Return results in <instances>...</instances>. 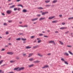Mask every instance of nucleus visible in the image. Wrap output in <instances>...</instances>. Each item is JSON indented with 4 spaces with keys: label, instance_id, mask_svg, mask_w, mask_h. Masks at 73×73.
I'll return each mask as SVG.
<instances>
[{
    "label": "nucleus",
    "instance_id": "3c124183",
    "mask_svg": "<svg viewBox=\"0 0 73 73\" xmlns=\"http://www.w3.org/2000/svg\"><path fill=\"white\" fill-rule=\"evenodd\" d=\"M40 14H38L37 15V16H38V17H40Z\"/></svg>",
    "mask_w": 73,
    "mask_h": 73
},
{
    "label": "nucleus",
    "instance_id": "72a5a7b5",
    "mask_svg": "<svg viewBox=\"0 0 73 73\" xmlns=\"http://www.w3.org/2000/svg\"><path fill=\"white\" fill-rule=\"evenodd\" d=\"M35 37V36H31V38H34V37Z\"/></svg>",
    "mask_w": 73,
    "mask_h": 73
},
{
    "label": "nucleus",
    "instance_id": "412c9836",
    "mask_svg": "<svg viewBox=\"0 0 73 73\" xmlns=\"http://www.w3.org/2000/svg\"><path fill=\"white\" fill-rule=\"evenodd\" d=\"M45 3H49V2H50V0H46V1H45Z\"/></svg>",
    "mask_w": 73,
    "mask_h": 73
},
{
    "label": "nucleus",
    "instance_id": "09e8293b",
    "mask_svg": "<svg viewBox=\"0 0 73 73\" xmlns=\"http://www.w3.org/2000/svg\"><path fill=\"white\" fill-rule=\"evenodd\" d=\"M16 59H17V60H19V57H16Z\"/></svg>",
    "mask_w": 73,
    "mask_h": 73
},
{
    "label": "nucleus",
    "instance_id": "6e6d98bb",
    "mask_svg": "<svg viewBox=\"0 0 73 73\" xmlns=\"http://www.w3.org/2000/svg\"><path fill=\"white\" fill-rule=\"evenodd\" d=\"M8 22L9 23H11L12 22V21H9Z\"/></svg>",
    "mask_w": 73,
    "mask_h": 73
},
{
    "label": "nucleus",
    "instance_id": "79ce46f5",
    "mask_svg": "<svg viewBox=\"0 0 73 73\" xmlns=\"http://www.w3.org/2000/svg\"><path fill=\"white\" fill-rule=\"evenodd\" d=\"M14 11H16V10H17V8H15L14 9Z\"/></svg>",
    "mask_w": 73,
    "mask_h": 73
},
{
    "label": "nucleus",
    "instance_id": "69168bd1",
    "mask_svg": "<svg viewBox=\"0 0 73 73\" xmlns=\"http://www.w3.org/2000/svg\"><path fill=\"white\" fill-rule=\"evenodd\" d=\"M18 11H19L20 10V8H19L17 9Z\"/></svg>",
    "mask_w": 73,
    "mask_h": 73
},
{
    "label": "nucleus",
    "instance_id": "20e7f679",
    "mask_svg": "<svg viewBox=\"0 0 73 73\" xmlns=\"http://www.w3.org/2000/svg\"><path fill=\"white\" fill-rule=\"evenodd\" d=\"M54 40H51V41H49L48 42V43L49 44H52V43H54Z\"/></svg>",
    "mask_w": 73,
    "mask_h": 73
},
{
    "label": "nucleus",
    "instance_id": "f3484780",
    "mask_svg": "<svg viewBox=\"0 0 73 73\" xmlns=\"http://www.w3.org/2000/svg\"><path fill=\"white\" fill-rule=\"evenodd\" d=\"M45 19V18H43V17L39 19V21H41V20H44V19Z\"/></svg>",
    "mask_w": 73,
    "mask_h": 73
},
{
    "label": "nucleus",
    "instance_id": "c9c22d12",
    "mask_svg": "<svg viewBox=\"0 0 73 73\" xmlns=\"http://www.w3.org/2000/svg\"><path fill=\"white\" fill-rule=\"evenodd\" d=\"M51 5H46V7H50Z\"/></svg>",
    "mask_w": 73,
    "mask_h": 73
},
{
    "label": "nucleus",
    "instance_id": "aec40b11",
    "mask_svg": "<svg viewBox=\"0 0 73 73\" xmlns=\"http://www.w3.org/2000/svg\"><path fill=\"white\" fill-rule=\"evenodd\" d=\"M10 62L11 63H13V62H15V60H11L10 61Z\"/></svg>",
    "mask_w": 73,
    "mask_h": 73
},
{
    "label": "nucleus",
    "instance_id": "39448f33",
    "mask_svg": "<svg viewBox=\"0 0 73 73\" xmlns=\"http://www.w3.org/2000/svg\"><path fill=\"white\" fill-rule=\"evenodd\" d=\"M7 54H13V53L12 52H7Z\"/></svg>",
    "mask_w": 73,
    "mask_h": 73
},
{
    "label": "nucleus",
    "instance_id": "b1692460",
    "mask_svg": "<svg viewBox=\"0 0 73 73\" xmlns=\"http://www.w3.org/2000/svg\"><path fill=\"white\" fill-rule=\"evenodd\" d=\"M4 61V60H1L0 61V64H1V63L2 62H3Z\"/></svg>",
    "mask_w": 73,
    "mask_h": 73
},
{
    "label": "nucleus",
    "instance_id": "5fc2aeb1",
    "mask_svg": "<svg viewBox=\"0 0 73 73\" xmlns=\"http://www.w3.org/2000/svg\"><path fill=\"white\" fill-rule=\"evenodd\" d=\"M44 37H48V36H46V35H44Z\"/></svg>",
    "mask_w": 73,
    "mask_h": 73
},
{
    "label": "nucleus",
    "instance_id": "e2e57ef3",
    "mask_svg": "<svg viewBox=\"0 0 73 73\" xmlns=\"http://www.w3.org/2000/svg\"><path fill=\"white\" fill-rule=\"evenodd\" d=\"M59 16L60 17H62V15H59Z\"/></svg>",
    "mask_w": 73,
    "mask_h": 73
},
{
    "label": "nucleus",
    "instance_id": "2f4dec72",
    "mask_svg": "<svg viewBox=\"0 0 73 73\" xmlns=\"http://www.w3.org/2000/svg\"><path fill=\"white\" fill-rule=\"evenodd\" d=\"M16 40H18V41H19L21 40V39L20 38H17Z\"/></svg>",
    "mask_w": 73,
    "mask_h": 73
},
{
    "label": "nucleus",
    "instance_id": "5701e85b",
    "mask_svg": "<svg viewBox=\"0 0 73 73\" xmlns=\"http://www.w3.org/2000/svg\"><path fill=\"white\" fill-rule=\"evenodd\" d=\"M26 49H29L30 48H31V47L29 46H27L26 47Z\"/></svg>",
    "mask_w": 73,
    "mask_h": 73
},
{
    "label": "nucleus",
    "instance_id": "c756f323",
    "mask_svg": "<svg viewBox=\"0 0 73 73\" xmlns=\"http://www.w3.org/2000/svg\"><path fill=\"white\" fill-rule=\"evenodd\" d=\"M64 55H66V56H68V55H69V54L66 53H64Z\"/></svg>",
    "mask_w": 73,
    "mask_h": 73
},
{
    "label": "nucleus",
    "instance_id": "c85d7f7f",
    "mask_svg": "<svg viewBox=\"0 0 73 73\" xmlns=\"http://www.w3.org/2000/svg\"><path fill=\"white\" fill-rule=\"evenodd\" d=\"M68 20H70L71 19H73V17H70L68 18Z\"/></svg>",
    "mask_w": 73,
    "mask_h": 73
},
{
    "label": "nucleus",
    "instance_id": "9b49d317",
    "mask_svg": "<svg viewBox=\"0 0 73 73\" xmlns=\"http://www.w3.org/2000/svg\"><path fill=\"white\" fill-rule=\"evenodd\" d=\"M38 56H40V57H42L43 56L41 54L39 53H38L37 54Z\"/></svg>",
    "mask_w": 73,
    "mask_h": 73
},
{
    "label": "nucleus",
    "instance_id": "f257e3e1",
    "mask_svg": "<svg viewBox=\"0 0 73 73\" xmlns=\"http://www.w3.org/2000/svg\"><path fill=\"white\" fill-rule=\"evenodd\" d=\"M12 11L8 10L7 11L6 13L7 14H11L12 13Z\"/></svg>",
    "mask_w": 73,
    "mask_h": 73
},
{
    "label": "nucleus",
    "instance_id": "4468645a",
    "mask_svg": "<svg viewBox=\"0 0 73 73\" xmlns=\"http://www.w3.org/2000/svg\"><path fill=\"white\" fill-rule=\"evenodd\" d=\"M58 21L57 20L53 21H52V23H57Z\"/></svg>",
    "mask_w": 73,
    "mask_h": 73
},
{
    "label": "nucleus",
    "instance_id": "a878e982",
    "mask_svg": "<svg viewBox=\"0 0 73 73\" xmlns=\"http://www.w3.org/2000/svg\"><path fill=\"white\" fill-rule=\"evenodd\" d=\"M68 52L69 53H70V54H71V55H73V54L72 53V52H71L69 51Z\"/></svg>",
    "mask_w": 73,
    "mask_h": 73
},
{
    "label": "nucleus",
    "instance_id": "2eb2a0df",
    "mask_svg": "<svg viewBox=\"0 0 73 73\" xmlns=\"http://www.w3.org/2000/svg\"><path fill=\"white\" fill-rule=\"evenodd\" d=\"M33 53L29 54L28 57H31V56H32L33 55Z\"/></svg>",
    "mask_w": 73,
    "mask_h": 73
},
{
    "label": "nucleus",
    "instance_id": "bf43d9fd",
    "mask_svg": "<svg viewBox=\"0 0 73 73\" xmlns=\"http://www.w3.org/2000/svg\"><path fill=\"white\" fill-rule=\"evenodd\" d=\"M40 38H37V40H40Z\"/></svg>",
    "mask_w": 73,
    "mask_h": 73
},
{
    "label": "nucleus",
    "instance_id": "680f3d73",
    "mask_svg": "<svg viewBox=\"0 0 73 73\" xmlns=\"http://www.w3.org/2000/svg\"><path fill=\"white\" fill-rule=\"evenodd\" d=\"M2 15H3V16L5 15V14H4V13H2Z\"/></svg>",
    "mask_w": 73,
    "mask_h": 73
},
{
    "label": "nucleus",
    "instance_id": "338daca9",
    "mask_svg": "<svg viewBox=\"0 0 73 73\" xmlns=\"http://www.w3.org/2000/svg\"><path fill=\"white\" fill-rule=\"evenodd\" d=\"M22 23V22H19L20 24H21Z\"/></svg>",
    "mask_w": 73,
    "mask_h": 73
},
{
    "label": "nucleus",
    "instance_id": "6ab92c4d",
    "mask_svg": "<svg viewBox=\"0 0 73 73\" xmlns=\"http://www.w3.org/2000/svg\"><path fill=\"white\" fill-rule=\"evenodd\" d=\"M57 0H54L53 1L52 3H56V2H57Z\"/></svg>",
    "mask_w": 73,
    "mask_h": 73
},
{
    "label": "nucleus",
    "instance_id": "7ed1b4c3",
    "mask_svg": "<svg viewBox=\"0 0 73 73\" xmlns=\"http://www.w3.org/2000/svg\"><path fill=\"white\" fill-rule=\"evenodd\" d=\"M48 13V11L43 12L42 13V15H45V14H46V13Z\"/></svg>",
    "mask_w": 73,
    "mask_h": 73
},
{
    "label": "nucleus",
    "instance_id": "49530a36",
    "mask_svg": "<svg viewBox=\"0 0 73 73\" xmlns=\"http://www.w3.org/2000/svg\"><path fill=\"white\" fill-rule=\"evenodd\" d=\"M69 31H67V32H66L65 33L66 34H67V33H69Z\"/></svg>",
    "mask_w": 73,
    "mask_h": 73
},
{
    "label": "nucleus",
    "instance_id": "ea45409f",
    "mask_svg": "<svg viewBox=\"0 0 73 73\" xmlns=\"http://www.w3.org/2000/svg\"><path fill=\"white\" fill-rule=\"evenodd\" d=\"M4 50H5V49H4V48H2L1 50V51H4Z\"/></svg>",
    "mask_w": 73,
    "mask_h": 73
},
{
    "label": "nucleus",
    "instance_id": "4c0bfd02",
    "mask_svg": "<svg viewBox=\"0 0 73 73\" xmlns=\"http://www.w3.org/2000/svg\"><path fill=\"white\" fill-rule=\"evenodd\" d=\"M64 63L65 64H67V65H68V62L65 61H64Z\"/></svg>",
    "mask_w": 73,
    "mask_h": 73
},
{
    "label": "nucleus",
    "instance_id": "de8ad7c7",
    "mask_svg": "<svg viewBox=\"0 0 73 73\" xmlns=\"http://www.w3.org/2000/svg\"><path fill=\"white\" fill-rule=\"evenodd\" d=\"M62 25H64V24H65V23L63 22L62 23Z\"/></svg>",
    "mask_w": 73,
    "mask_h": 73
},
{
    "label": "nucleus",
    "instance_id": "603ef678",
    "mask_svg": "<svg viewBox=\"0 0 73 73\" xmlns=\"http://www.w3.org/2000/svg\"><path fill=\"white\" fill-rule=\"evenodd\" d=\"M50 54H51L50 53L47 54V55H48V56H49L50 55Z\"/></svg>",
    "mask_w": 73,
    "mask_h": 73
},
{
    "label": "nucleus",
    "instance_id": "4d7b16f0",
    "mask_svg": "<svg viewBox=\"0 0 73 73\" xmlns=\"http://www.w3.org/2000/svg\"><path fill=\"white\" fill-rule=\"evenodd\" d=\"M21 0H17L16 1H17V2H18L19 1H21Z\"/></svg>",
    "mask_w": 73,
    "mask_h": 73
},
{
    "label": "nucleus",
    "instance_id": "bb28decb",
    "mask_svg": "<svg viewBox=\"0 0 73 73\" xmlns=\"http://www.w3.org/2000/svg\"><path fill=\"white\" fill-rule=\"evenodd\" d=\"M37 46H34L33 47V49H36V48H37Z\"/></svg>",
    "mask_w": 73,
    "mask_h": 73
},
{
    "label": "nucleus",
    "instance_id": "473e14b6",
    "mask_svg": "<svg viewBox=\"0 0 73 73\" xmlns=\"http://www.w3.org/2000/svg\"><path fill=\"white\" fill-rule=\"evenodd\" d=\"M38 9H43V8L41 7H39L38 8Z\"/></svg>",
    "mask_w": 73,
    "mask_h": 73
},
{
    "label": "nucleus",
    "instance_id": "0eeeda50",
    "mask_svg": "<svg viewBox=\"0 0 73 73\" xmlns=\"http://www.w3.org/2000/svg\"><path fill=\"white\" fill-rule=\"evenodd\" d=\"M49 68V66L48 65H45L44 66L42 67V68Z\"/></svg>",
    "mask_w": 73,
    "mask_h": 73
},
{
    "label": "nucleus",
    "instance_id": "13d9d810",
    "mask_svg": "<svg viewBox=\"0 0 73 73\" xmlns=\"http://www.w3.org/2000/svg\"><path fill=\"white\" fill-rule=\"evenodd\" d=\"M34 24H36L37 23L36 22H34L33 23Z\"/></svg>",
    "mask_w": 73,
    "mask_h": 73
},
{
    "label": "nucleus",
    "instance_id": "58836bf2",
    "mask_svg": "<svg viewBox=\"0 0 73 73\" xmlns=\"http://www.w3.org/2000/svg\"><path fill=\"white\" fill-rule=\"evenodd\" d=\"M39 36H43V34H39Z\"/></svg>",
    "mask_w": 73,
    "mask_h": 73
},
{
    "label": "nucleus",
    "instance_id": "8fccbe9b",
    "mask_svg": "<svg viewBox=\"0 0 73 73\" xmlns=\"http://www.w3.org/2000/svg\"><path fill=\"white\" fill-rule=\"evenodd\" d=\"M26 55V54H23V56H25Z\"/></svg>",
    "mask_w": 73,
    "mask_h": 73
},
{
    "label": "nucleus",
    "instance_id": "ddd939ff",
    "mask_svg": "<svg viewBox=\"0 0 73 73\" xmlns=\"http://www.w3.org/2000/svg\"><path fill=\"white\" fill-rule=\"evenodd\" d=\"M34 66V64H31L30 65H29L28 66L29 67V68H32V67H33V66Z\"/></svg>",
    "mask_w": 73,
    "mask_h": 73
},
{
    "label": "nucleus",
    "instance_id": "f704fd0d",
    "mask_svg": "<svg viewBox=\"0 0 73 73\" xmlns=\"http://www.w3.org/2000/svg\"><path fill=\"white\" fill-rule=\"evenodd\" d=\"M23 27H28V25H25L23 26Z\"/></svg>",
    "mask_w": 73,
    "mask_h": 73
},
{
    "label": "nucleus",
    "instance_id": "37998d69",
    "mask_svg": "<svg viewBox=\"0 0 73 73\" xmlns=\"http://www.w3.org/2000/svg\"><path fill=\"white\" fill-rule=\"evenodd\" d=\"M18 6H20L21 7H23L21 5H18Z\"/></svg>",
    "mask_w": 73,
    "mask_h": 73
},
{
    "label": "nucleus",
    "instance_id": "052dcab7",
    "mask_svg": "<svg viewBox=\"0 0 73 73\" xmlns=\"http://www.w3.org/2000/svg\"><path fill=\"white\" fill-rule=\"evenodd\" d=\"M11 38H9L8 39V40H11Z\"/></svg>",
    "mask_w": 73,
    "mask_h": 73
},
{
    "label": "nucleus",
    "instance_id": "dca6fc26",
    "mask_svg": "<svg viewBox=\"0 0 73 73\" xmlns=\"http://www.w3.org/2000/svg\"><path fill=\"white\" fill-rule=\"evenodd\" d=\"M40 62V61L38 60H36V61H34V63H38V62Z\"/></svg>",
    "mask_w": 73,
    "mask_h": 73
},
{
    "label": "nucleus",
    "instance_id": "393cba45",
    "mask_svg": "<svg viewBox=\"0 0 73 73\" xmlns=\"http://www.w3.org/2000/svg\"><path fill=\"white\" fill-rule=\"evenodd\" d=\"M14 70H17H17H19V67L15 68L14 69Z\"/></svg>",
    "mask_w": 73,
    "mask_h": 73
},
{
    "label": "nucleus",
    "instance_id": "a19ab883",
    "mask_svg": "<svg viewBox=\"0 0 73 73\" xmlns=\"http://www.w3.org/2000/svg\"><path fill=\"white\" fill-rule=\"evenodd\" d=\"M55 33H58V31H55Z\"/></svg>",
    "mask_w": 73,
    "mask_h": 73
},
{
    "label": "nucleus",
    "instance_id": "9d476101",
    "mask_svg": "<svg viewBox=\"0 0 73 73\" xmlns=\"http://www.w3.org/2000/svg\"><path fill=\"white\" fill-rule=\"evenodd\" d=\"M14 7H15V5H12L11 6H10V7L9 8L10 9H11V8H14Z\"/></svg>",
    "mask_w": 73,
    "mask_h": 73
},
{
    "label": "nucleus",
    "instance_id": "1a4fd4ad",
    "mask_svg": "<svg viewBox=\"0 0 73 73\" xmlns=\"http://www.w3.org/2000/svg\"><path fill=\"white\" fill-rule=\"evenodd\" d=\"M29 60L30 61H34V60H35V59H33V58H31L29 59Z\"/></svg>",
    "mask_w": 73,
    "mask_h": 73
},
{
    "label": "nucleus",
    "instance_id": "a18cd8bd",
    "mask_svg": "<svg viewBox=\"0 0 73 73\" xmlns=\"http://www.w3.org/2000/svg\"><path fill=\"white\" fill-rule=\"evenodd\" d=\"M6 35H8V34H9V33L8 32H6Z\"/></svg>",
    "mask_w": 73,
    "mask_h": 73
},
{
    "label": "nucleus",
    "instance_id": "7c9ffc66",
    "mask_svg": "<svg viewBox=\"0 0 73 73\" xmlns=\"http://www.w3.org/2000/svg\"><path fill=\"white\" fill-rule=\"evenodd\" d=\"M41 42V40H39L37 41L38 43H40V42Z\"/></svg>",
    "mask_w": 73,
    "mask_h": 73
},
{
    "label": "nucleus",
    "instance_id": "f03ea898",
    "mask_svg": "<svg viewBox=\"0 0 73 73\" xmlns=\"http://www.w3.org/2000/svg\"><path fill=\"white\" fill-rule=\"evenodd\" d=\"M24 67H21L19 68V70H17V71H19V70H23V69H24Z\"/></svg>",
    "mask_w": 73,
    "mask_h": 73
},
{
    "label": "nucleus",
    "instance_id": "6e6552de",
    "mask_svg": "<svg viewBox=\"0 0 73 73\" xmlns=\"http://www.w3.org/2000/svg\"><path fill=\"white\" fill-rule=\"evenodd\" d=\"M67 29L66 27H62L60 28V29Z\"/></svg>",
    "mask_w": 73,
    "mask_h": 73
},
{
    "label": "nucleus",
    "instance_id": "a211bd4d",
    "mask_svg": "<svg viewBox=\"0 0 73 73\" xmlns=\"http://www.w3.org/2000/svg\"><path fill=\"white\" fill-rule=\"evenodd\" d=\"M23 12H27V10L25 9H23Z\"/></svg>",
    "mask_w": 73,
    "mask_h": 73
},
{
    "label": "nucleus",
    "instance_id": "0e129e2a",
    "mask_svg": "<svg viewBox=\"0 0 73 73\" xmlns=\"http://www.w3.org/2000/svg\"><path fill=\"white\" fill-rule=\"evenodd\" d=\"M47 31L48 32H50V30H48Z\"/></svg>",
    "mask_w": 73,
    "mask_h": 73
},
{
    "label": "nucleus",
    "instance_id": "f8f14e48",
    "mask_svg": "<svg viewBox=\"0 0 73 73\" xmlns=\"http://www.w3.org/2000/svg\"><path fill=\"white\" fill-rule=\"evenodd\" d=\"M55 17V16L51 17L48 18V19H53V18Z\"/></svg>",
    "mask_w": 73,
    "mask_h": 73
},
{
    "label": "nucleus",
    "instance_id": "774afa93",
    "mask_svg": "<svg viewBox=\"0 0 73 73\" xmlns=\"http://www.w3.org/2000/svg\"><path fill=\"white\" fill-rule=\"evenodd\" d=\"M67 46L68 47H71V46Z\"/></svg>",
    "mask_w": 73,
    "mask_h": 73
},
{
    "label": "nucleus",
    "instance_id": "4be33fe9",
    "mask_svg": "<svg viewBox=\"0 0 73 73\" xmlns=\"http://www.w3.org/2000/svg\"><path fill=\"white\" fill-rule=\"evenodd\" d=\"M59 42L60 43V44L61 45H63L64 44V43L63 42H62L61 41H59Z\"/></svg>",
    "mask_w": 73,
    "mask_h": 73
},
{
    "label": "nucleus",
    "instance_id": "c03bdc74",
    "mask_svg": "<svg viewBox=\"0 0 73 73\" xmlns=\"http://www.w3.org/2000/svg\"><path fill=\"white\" fill-rule=\"evenodd\" d=\"M61 60L62 61H64V59L63 58L61 59Z\"/></svg>",
    "mask_w": 73,
    "mask_h": 73
},
{
    "label": "nucleus",
    "instance_id": "423d86ee",
    "mask_svg": "<svg viewBox=\"0 0 73 73\" xmlns=\"http://www.w3.org/2000/svg\"><path fill=\"white\" fill-rule=\"evenodd\" d=\"M38 19V18H34L33 19H31V21H35L36 20H37Z\"/></svg>",
    "mask_w": 73,
    "mask_h": 73
},
{
    "label": "nucleus",
    "instance_id": "e433bc0d",
    "mask_svg": "<svg viewBox=\"0 0 73 73\" xmlns=\"http://www.w3.org/2000/svg\"><path fill=\"white\" fill-rule=\"evenodd\" d=\"M3 25H7V23H3Z\"/></svg>",
    "mask_w": 73,
    "mask_h": 73
},
{
    "label": "nucleus",
    "instance_id": "cd10ccee",
    "mask_svg": "<svg viewBox=\"0 0 73 73\" xmlns=\"http://www.w3.org/2000/svg\"><path fill=\"white\" fill-rule=\"evenodd\" d=\"M21 39H22V40H23V41H25V40H27V39L25 38H22Z\"/></svg>",
    "mask_w": 73,
    "mask_h": 73
},
{
    "label": "nucleus",
    "instance_id": "864d4df0",
    "mask_svg": "<svg viewBox=\"0 0 73 73\" xmlns=\"http://www.w3.org/2000/svg\"><path fill=\"white\" fill-rule=\"evenodd\" d=\"M12 4H13L12 3H9V5H12Z\"/></svg>",
    "mask_w": 73,
    "mask_h": 73
}]
</instances>
